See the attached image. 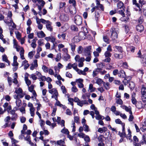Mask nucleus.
I'll list each match as a JSON object with an SVG mask.
<instances>
[{"label":"nucleus","instance_id":"nucleus-3","mask_svg":"<svg viewBox=\"0 0 146 146\" xmlns=\"http://www.w3.org/2000/svg\"><path fill=\"white\" fill-rule=\"evenodd\" d=\"M48 92L50 94L52 95L51 96L52 98L57 99V98H58V93L56 89L53 88L51 90H49Z\"/></svg>","mask_w":146,"mask_h":146},{"label":"nucleus","instance_id":"nucleus-48","mask_svg":"<svg viewBox=\"0 0 146 146\" xmlns=\"http://www.w3.org/2000/svg\"><path fill=\"white\" fill-rule=\"evenodd\" d=\"M108 51H106L104 53V55L106 57H110L111 56V54Z\"/></svg>","mask_w":146,"mask_h":146},{"label":"nucleus","instance_id":"nucleus-55","mask_svg":"<svg viewBox=\"0 0 146 146\" xmlns=\"http://www.w3.org/2000/svg\"><path fill=\"white\" fill-rule=\"evenodd\" d=\"M129 86L131 90H133L135 86L134 83H129Z\"/></svg>","mask_w":146,"mask_h":146},{"label":"nucleus","instance_id":"nucleus-11","mask_svg":"<svg viewBox=\"0 0 146 146\" xmlns=\"http://www.w3.org/2000/svg\"><path fill=\"white\" fill-rule=\"evenodd\" d=\"M37 36L39 38H42L45 36L46 35L42 31L37 32L36 33Z\"/></svg>","mask_w":146,"mask_h":146},{"label":"nucleus","instance_id":"nucleus-2","mask_svg":"<svg viewBox=\"0 0 146 146\" xmlns=\"http://www.w3.org/2000/svg\"><path fill=\"white\" fill-rule=\"evenodd\" d=\"M111 37L113 39H115L118 37L119 29L118 28H112L110 30Z\"/></svg>","mask_w":146,"mask_h":146},{"label":"nucleus","instance_id":"nucleus-45","mask_svg":"<svg viewBox=\"0 0 146 146\" xmlns=\"http://www.w3.org/2000/svg\"><path fill=\"white\" fill-rule=\"evenodd\" d=\"M29 110L31 116L32 117H33L35 115V108L30 109Z\"/></svg>","mask_w":146,"mask_h":146},{"label":"nucleus","instance_id":"nucleus-37","mask_svg":"<svg viewBox=\"0 0 146 146\" xmlns=\"http://www.w3.org/2000/svg\"><path fill=\"white\" fill-rule=\"evenodd\" d=\"M61 58V54L60 53H58L56 55V57L55 58V60L56 62L59 61Z\"/></svg>","mask_w":146,"mask_h":146},{"label":"nucleus","instance_id":"nucleus-61","mask_svg":"<svg viewBox=\"0 0 146 146\" xmlns=\"http://www.w3.org/2000/svg\"><path fill=\"white\" fill-rule=\"evenodd\" d=\"M94 81L96 82H101L103 81L101 79L98 78V77H95L94 79Z\"/></svg>","mask_w":146,"mask_h":146},{"label":"nucleus","instance_id":"nucleus-54","mask_svg":"<svg viewBox=\"0 0 146 146\" xmlns=\"http://www.w3.org/2000/svg\"><path fill=\"white\" fill-rule=\"evenodd\" d=\"M84 139L86 143L89 142L90 141V139L89 136L87 135H85L84 137Z\"/></svg>","mask_w":146,"mask_h":146},{"label":"nucleus","instance_id":"nucleus-8","mask_svg":"<svg viewBox=\"0 0 146 146\" xmlns=\"http://www.w3.org/2000/svg\"><path fill=\"white\" fill-rule=\"evenodd\" d=\"M95 114H96L95 116V118L96 119L98 120H103L104 119V117L100 115L99 114V112L98 111H96Z\"/></svg>","mask_w":146,"mask_h":146},{"label":"nucleus","instance_id":"nucleus-41","mask_svg":"<svg viewBox=\"0 0 146 146\" xmlns=\"http://www.w3.org/2000/svg\"><path fill=\"white\" fill-rule=\"evenodd\" d=\"M38 46H42L44 45V42L43 39H40L38 40Z\"/></svg>","mask_w":146,"mask_h":146},{"label":"nucleus","instance_id":"nucleus-57","mask_svg":"<svg viewBox=\"0 0 146 146\" xmlns=\"http://www.w3.org/2000/svg\"><path fill=\"white\" fill-rule=\"evenodd\" d=\"M72 68V64L71 63H69L66 66V69H70Z\"/></svg>","mask_w":146,"mask_h":146},{"label":"nucleus","instance_id":"nucleus-53","mask_svg":"<svg viewBox=\"0 0 146 146\" xmlns=\"http://www.w3.org/2000/svg\"><path fill=\"white\" fill-rule=\"evenodd\" d=\"M68 100L70 103V104L72 106V108H73V99L71 98H68Z\"/></svg>","mask_w":146,"mask_h":146},{"label":"nucleus","instance_id":"nucleus-20","mask_svg":"<svg viewBox=\"0 0 146 146\" xmlns=\"http://www.w3.org/2000/svg\"><path fill=\"white\" fill-rule=\"evenodd\" d=\"M24 50L23 48H21V50L20 52V58L22 60L25 59V58L24 57Z\"/></svg>","mask_w":146,"mask_h":146},{"label":"nucleus","instance_id":"nucleus-59","mask_svg":"<svg viewBox=\"0 0 146 146\" xmlns=\"http://www.w3.org/2000/svg\"><path fill=\"white\" fill-rule=\"evenodd\" d=\"M71 127H72V132H74L76 131V127L75 126V123L74 122H73L72 124Z\"/></svg>","mask_w":146,"mask_h":146},{"label":"nucleus","instance_id":"nucleus-39","mask_svg":"<svg viewBox=\"0 0 146 146\" xmlns=\"http://www.w3.org/2000/svg\"><path fill=\"white\" fill-rule=\"evenodd\" d=\"M42 68L44 72L46 73L48 72V68L46 66L43 65L42 66Z\"/></svg>","mask_w":146,"mask_h":146},{"label":"nucleus","instance_id":"nucleus-63","mask_svg":"<svg viewBox=\"0 0 146 146\" xmlns=\"http://www.w3.org/2000/svg\"><path fill=\"white\" fill-rule=\"evenodd\" d=\"M16 35L17 38L19 40L21 38V34L19 32H17L16 33Z\"/></svg>","mask_w":146,"mask_h":146},{"label":"nucleus","instance_id":"nucleus-44","mask_svg":"<svg viewBox=\"0 0 146 146\" xmlns=\"http://www.w3.org/2000/svg\"><path fill=\"white\" fill-rule=\"evenodd\" d=\"M119 9L122 8L123 6V4L121 1H119L117 5Z\"/></svg>","mask_w":146,"mask_h":146},{"label":"nucleus","instance_id":"nucleus-31","mask_svg":"<svg viewBox=\"0 0 146 146\" xmlns=\"http://www.w3.org/2000/svg\"><path fill=\"white\" fill-rule=\"evenodd\" d=\"M35 51H32L29 52L28 54V57L30 59H32L33 57V56L35 54Z\"/></svg>","mask_w":146,"mask_h":146},{"label":"nucleus","instance_id":"nucleus-9","mask_svg":"<svg viewBox=\"0 0 146 146\" xmlns=\"http://www.w3.org/2000/svg\"><path fill=\"white\" fill-rule=\"evenodd\" d=\"M45 39L47 41H49L50 40L51 42L53 43H54L56 41V38L52 36L46 37L45 38Z\"/></svg>","mask_w":146,"mask_h":146},{"label":"nucleus","instance_id":"nucleus-62","mask_svg":"<svg viewBox=\"0 0 146 146\" xmlns=\"http://www.w3.org/2000/svg\"><path fill=\"white\" fill-rule=\"evenodd\" d=\"M116 103L119 104H122L123 103V102L121 100L120 98L116 99Z\"/></svg>","mask_w":146,"mask_h":146},{"label":"nucleus","instance_id":"nucleus-43","mask_svg":"<svg viewBox=\"0 0 146 146\" xmlns=\"http://www.w3.org/2000/svg\"><path fill=\"white\" fill-rule=\"evenodd\" d=\"M31 131L30 130H27V131L24 132L23 130H22L21 131V133L22 134H27V135H30L31 134Z\"/></svg>","mask_w":146,"mask_h":146},{"label":"nucleus","instance_id":"nucleus-56","mask_svg":"<svg viewBox=\"0 0 146 146\" xmlns=\"http://www.w3.org/2000/svg\"><path fill=\"white\" fill-rule=\"evenodd\" d=\"M69 3L70 4H72L75 7L76 5V2L75 0H69Z\"/></svg>","mask_w":146,"mask_h":146},{"label":"nucleus","instance_id":"nucleus-46","mask_svg":"<svg viewBox=\"0 0 146 146\" xmlns=\"http://www.w3.org/2000/svg\"><path fill=\"white\" fill-rule=\"evenodd\" d=\"M70 56L68 54H66V56L64 57L63 59L64 61H67L70 59Z\"/></svg>","mask_w":146,"mask_h":146},{"label":"nucleus","instance_id":"nucleus-18","mask_svg":"<svg viewBox=\"0 0 146 146\" xmlns=\"http://www.w3.org/2000/svg\"><path fill=\"white\" fill-rule=\"evenodd\" d=\"M136 29L137 31L140 32L143 31L144 29V28L142 25H139L136 26Z\"/></svg>","mask_w":146,"mask_h":146},{"label":"nucleus","instance_id":"nucleus-42","mask_svg":"<svg viewBox=\"0 0 146 146\" xmlns=\"http://www.w3.org/2000/svg\"><path fill=\"white\" fill-rule=\"evenodd\" d=\"M56 100V102L55 104V105L61 107L62 106V104H61L60 102L58 100V98H57V99H55Z\"/></svg>","mask_w":146,"mask_h":146},{"label":"nucleus","instance_id":"nucleus-50","mask_svg":"<svg viewBox=\"0 0 146 146\" xmlns=\"http://www.w3.org/2000/svg\"><path fill=\"white\" fill-rule=\"evenodd\" d=\"M72 68L76 71H77L78 69L77 68V64L75 63L72 64Z\"/></svg>","mask_w":146,"mask_h":146},{"label":"nucleus","instance_id":"nucleus-47","mask_svg":"<svg viewBox=\"0 0 146 146\" xmlns=\"http://www.w3.org/2000/svg\"><path fill=\"white\" fill-rule=\"evenodd\" d=\"M83 128L84 129V130L86 132H88L89 131V127L88 125H83Z\"/></svg>","mask_w":146,"mask_h":146},{"label":"nucleus","instance_id":"nucleus-23","mask_svg":"<svg viewBox=\"0 0 146 146\" xmlns=\"http://www.w3.org/2000/svg\"><path fill=\"white\" fill-rule=\"evenodd\" d=\"M141 94V95L146 94V87L143 85H142Z\"/></svg>","mask_w":146,"mask_h":146},{"label":"nucleus","instance_id":"nucleus-7","mask_svg":"<svg viewBox=\"0 0 146 146\" xmlns=\"http://www.w3.org/2000/svg\"><path fill=\"white\" fill-rule=\"evenodd\" d=\"M29 64L28 63V61L26 60L22 62L21 66H24V69L26 70L29 66Z\"/></svg>","mask_w":146,"mask_h":146},{"label":"nucleus","instance_id":"nucleus-58","mask_svg":"<svg viewBox=\"0 0 146 146\" xmlns=\"http://www.w3.org/2000/svg\"><path fill=\"white\" fill-rule=\"evenodd\" d=\"M103 39L105 42L107 43H109V39L107 36H104L103 37Z\"/></svg>","mask_w":146,"mask_h":146},{"label":"nucleus","instance_id":"nucleus-10","mask_svg":"<svg viewBox=\"0 0 146 146\" xmlns=\"http://www.w3.org/2000/svg\"><path fill=\"white\" fill-rule=\"evenodd\" d=\"M74 59L76 62H78L84 61L85 60V59L84 58H80V56L78 55H76L75 56Z\"/></svg>","mask_w":146,"mask_h":146},{"label":"nucleus","instance_id":"nucleus-27","mask_svg":"<svg viewBox=\"0 0 146 146\" xmlns=\"http://www.w3.org/2000/svg\"><path fill=\"white\" fill-rule=\"evenodd\" d=\"M36 22L37 24L38 25H37V27L39 29V30H41L42 28H43V25L41 24V23L39 21H38L36 18Z\"/></svg>","mask_w":146,"mask_h":146},{"label":"nucleus","instance_id":"nucleus-52","mask_svg":"<svg viewBox=\"0 0 146 146\" xmlns=\"http://www.w3.org/2000/svg\"><path fill=\"white\" fill-rule=\"evenodd\" d=\"M54 68L55 70V74H58L60 71V69L56 66H54Z\"/></svg>","mask_w":146,"mask_h":146},{"label":"nucleus","instance_id":"nucleus-5","mask_svg":"<svg viewBox=\"0 0 146 146\" xmlns=\"http://www.w3.org/2000/svg\"><path fill=\"white\" fill-rule=\"evenodd\" d=\"M17 57L15 56L13 57V62L12 64V65L15 66L13 68V70L14 71H15L17 69L18 66V63L17 62Z\"/></svg>","mask_w":146,"mask_h":146},{"label":"nucleus","instance_id":"nucleus-60","mask_svg":"<svg viewBox=\"0 0 146 146\" xmlns=\"http://www.w3.org/2000/svg\"><path fill=\"white\" fill-rule=\"evenodd\" d=\"M85 135L84 133L82 132H81L78 134V136L82 138H84Z\"/></svg>","mask_w":146,"mask_h":146},{"label":"nucleus","instance_id":"nucleus-26","mask_svg":"<svg viewBox=\"0 0 146 146\" xmlns=\"http://www.w3.org/2000/svg\"><path fill=\"white\" fill-rule=\"evenodd\" d=\"M127 17L126 18V19H124L123 18H121V21H123L124 22H127V21H128V20L129 19V17H130V13L129 12L127 11Z\"/></svg>","mask_w":146,"mask_h":146},{"label":"nucleus","instance_id":"nucleus-21","mask_svg":"<svg viewBox=\"0 0 146 146\" xmlns=\"http://www.w3.org/2000/svg\"><path fill=\"white\" fill-rule=\"evenodd\" d=\"M128 135L126 137V138L127 139H129L130 141V142H132V140L131 139V133L129 129H128Z\"/></svg>","mask_w":146,"mask_h":146},{"label":"nucleus","instance_id":"nucleus-64","mask_svg":"<svg viewBox=\"0 0 146 146\" xmlns=\"http://www.w3.org/2000/svg\"><path fill=\"white\" fill-rule=\"evenodd\" d=\"M141 97L142 101L144 102H146V94L142 95Z\"/></svg>","mask_w":146,"mask_h":146},{"label":"nucleus","instance_id":"nucleus-12","mask_svg":"<svg viewBox=\"0 0 146 146\" xmlns=\"http://www.w3.org/2000/svg\"><path fill=\"white\" fill-rule=\"evenodd\" d=\"M121 107L122 109L125 110L126 111L128 112L129 113L132 114V112L130 108L124 105H121Z\"/></svg>","mask_w":146,"mask_h":146},{"label":"nucleus","instance_id":"nucleus-28","mask_svg":"<svg viewBox=\"0 0 146 146\" xmlns=\"http://www.w3.org/2000/svg\"><path fill=\"white\" fill-rule=\"evenodd\" d=\"M95 88L93 87L92 84H90L89 86L88 91L90 92H93L95 91Z\"/></svg>","mask_w":146,"mask_h":146},{"label":"nucleus","instance_id":"nucleus-33","mask_svg":"<svg viewBox=\"0 0 146 146\" xmlns=\"http://www.w3.org/2000/svg\"><path fill=\"white\" fill-rule=\"evenodd\" d=\"M61 132L62 133L66 134L67 135L69 134V133L68 129L65 128L64 127L63 129L61 130Z\"/></svg>","mask_w":146,"mask_h":146},{"label":"nucleus","instance_id":"nucleus-16","mask_svg":"<svg viewBox=\"0 0 146 146\" xmlns=\"http://www.w3.org/2000/svg\"><path fill=\"white\" fill-rule=\"evenodd\" d=\"M107 130V128L106 127H104L102 128H99L98 130V132L102 133L103 132H105Z\"/></svg>","mask_w":146,"mask_h":146},{"label":"nucleus","instance_id":"nucleus-4","mask_svg":"<svg viewBox=\"0 0 146 146\" xmlns=\"http://www.w3.org/2000/svg\"><path fill=\"white\" fill-rule=\"evenodd\" d=\"M74 23L78 25H81L82 23V18L79 15H76L74 17Z\"/></svg>","mask_w":146,"mask_h":146},{"label":"nucleus","instance_id":"nucleus-24","mask_svg":"<svg viewBox=\"0 0 146 146\" xmlns=\"http://www.w3.org/2000/svg\"><path fill=\"white\" fill-rule=\"evenodd\" d=\"M6 23L8 24V25L9 26H11L13 28H15L16 27V25L13 22V21L12 19H11L10 20V22L9 23L8 22H7Z\"/></svg>","mask_w":146,"mask_h":146},{"label":"nucleus","instance_id":"nucleus-17","mask_svg":"<svg viewBox=\"0 0 146 146\" xmlns=\"http://www.w3.org/2000/svg\"><path fill=\"white\" fill-rule=\"evenodd\" d=\"M51 23L49 21L46 25V27L47 29L51 32L53 30V28L51 26Z\"/></svg>","mask_w":146,"mask_h":146},{"label":"nucleus","instance_id":"nucleus-13","mask_svg":"<svg viewBox=\"0 0 146 146\" xmlns=\"http://www.w3.org/2000/svg\"><path fill=\"white\" fill-rule=\"evenodd\" d=\"M19 98V97H18L17 98H14L16 99V101L15 102L16 106L17 107H20L21 104V101L20 99V98Z\"/></svg>","mask_w":146,"mask_h":146},{"label":"nucleus","instance_id":"nucleus-51","mask_svg":"<svg viewBox=\"0 0 146 146\" xmlns=\"http://www.w3.org/2000/svg\"><path fill=\"white\" fill-rule=\"evenodd\" d=\"M57 144L60 146V145L63 144H64V143H65V142L64 140H60L57 141Z\"/></svg>","mask_w":146,"mask_h":146},{"label":"nucleus","instance_id":"nucleus-6","mask_svg":"<svg viewBox=\"0 0 146 146\" xmlns=\"http://www.w3.org/2000/svg\"><path fill=\"white\" fill-rule=\"evenodd\" d=\"M34 86L33 85H31L30 87H29V91L32 93L33 96H32V98L34 100L36 99V97L37 96L36 94L35 91L34 90Z\"/></svg>","mask_w":146,"mask_h":146},{"label":"nucleus","instance_id":"nucleus-14","mask_svg":"<svg viewBox=\"0 0 146 146\" xmlns=\"http://www.w3.org/2000/svg\"><path fill=\"white\" fill-rule=\"evenodd\" d=\"M3 61L6 62L8 64V65H10V63L9 61L8 60L7 57L5 54H4L2 56Z\"/></svg>","mask_w":146,"mask_h":146},{"label":"nucleus","instance_id":"nucleus-32","mask_svg":"<svg viewBox=\"0 0 146 146\" xmlns=\"http://www.w3.org/2000/svg\"><path fill=\"white\" fill-rule=\"evenodd\" d=\"M76 83H71V84L73 86L72 88V92H76L78 91V89L76 86H74L76 84Z\"/></svg>","mask_w":146,"mask_h":146},{"label":"nucleus","instance_id":"nucleus-30","mask_svg":"<svg viewBox=\"0 0 146 146\" xmlns=\"http://www.w3.org/2000/svg\"><path fill=\"white\" fill-rule=\"evenodd\" d=\"M133 5H135L137 7L139 8V11H141V9L140 8V6L139 4L137 3L136 0H133Z\"/></svg>","mask_w":146,"mask_h":146},{"label":"nucleus","instance_id":"nucleus-15","mask_svg":"<svg viewBox=\"0 0 146 146\" xmlns=\"http://www.w3.org/2000/svg\"><path fill=\"white\" fill-rule=\"evenodd\" d=\"M91 48V46H90L87 47L85 49V55H87V54H90V50Z\"/></svg>","mask_w":146,"mask_h":146},{"label":"nucleus","instance_id":"nucleus-36","mask_svg":"<svg viewBox=\"0 0 146 146\" xmlns=\"http://www.w3.org/2000/svg\"><path fill=\"white\" fill-rule=\"evenodd\" d=\"M58 74H55L54 76L55 77H56L57 79L59 80H61L62 81L64 82V79L62 78L60 75Z\"/></svg>","mask_w":146,"mask_h":146},{"label":"nucleus","instance_id":"nucleus-34","mask_svg":"<svg viewBox=\"0 0 146 146\" xmlns=\"http://www.w3.org/2000/svg\"><path fill=\"white\" fill-rule=\"evenodd\" d=\"M114 56L117 59H121L123 57L122 55L121 54H119L115 53L114 54Z\"/></svg>","mask_w":146,"mask_h":146},{"label":"nucleus","instance_id":"nucleus-49","mask_svg":"<svg viewBox=\"0 0 146 146\" xmlns=\"http://www.w3.org/2000/svg\"><path fill=\"white\" fill-rule=\"evenodd\" d=\"M70 13L72 15H74L76 14V10L75 7L71 9H70Z\"/></svg>","mask_w":146,"mask_h":146},{"label":"nucleus","instance_id":"nucleus-38","mask_svg":"<svg viewBox=\"0 0 146 146\" xmlns=\"http://www.w3.org/2000/svg\"><path fill=\"white\" fill-rule=\"evenodd\" d=\"M60 19L63 21H66L67 19V17L64 14L61 15L60 17Z\"/></svg>","mask_w":146,"mask_h":146},{"label":"nucleus","instance_id":"nucleus-19","mask_svg":"<svg viewBox=\"0 0 146 146\" xmlns=\"http://www.w3.org/2000/svg\"><path fill=\"white\" fill-rule=\"evenodd\" d=\"M36 18L41 23H42L43 24H46L49 22V21L43 19H39L37 17H36Z\"/></svg>","mask_w":146,"mask_h":146},{"label":"nucleus","instance_id":"nucleus-29","mask_svg":"<svg viewBox=\"0 0 146 146\" xmlns=\"http://www.w3.org/2000/svg\"><path fill=\"white\" fill-rule=\"evenodd\" d=\"M114 51L115 52L118 51L122 53L123 52L122 48L120 46H115V49Z\"/></svg>","mask_w":146,"mask_h":146},{"label":"nucleus","instance_id":"nucleus-1","mask_svg":"<svg viewBox=\"0 0 146 146\" xmlns=\"http://www.w3.org/2000/svg\"><path fill=\"white\" fill-rule=\"evenodd\" d=\"M14 93L15 94L13 95L14 98H17L18 97L23 98L25 95V94L23 93L22 89L20 88H16Z\"/></svg>","mask_w":146,"mask_h":146},{"label":"nucleus","instance_id":"nucleus-35","mask_svg":"<svg viewBox=\"0 0 146 146\" xmlns=\"http://www.w3.org/2000/svg\"><path fill=\"white\" fill-rule=\"evenodd\" d=\"M79 74H82L83 75L86 76V72H85L84 70H82L78 69L76 71Z\"/></svg>","mask_w":146,"mask_h":146},{"label":"nucleus","instance_id":"nucleus-40","mask_svg":"<svg viewBox=\"0 0 146 146\" xmlns=\"http://www.w3.org/2000/svg\"><path fill=\"white\" fill-rule=\"evenodd\" d=\"M58 37L59 39L62 38L63 39H65V38L66 34L65 33L59 34L58 35Z\"/></svg>","mask_w":146,"mask_h":146},{"label":"nucleus","instance_id":"nucleus-25","mask_svg":"<svg viewBox=\"0 0 146 146\" xmlns=\"http://www.w3.org/2000/svg\"><path fill=\"white\" fill-rule=\"evenodd\" d=\"M100 69L98 68L94 70L93 72L92 75L93 77H94L97 75L99 73Z\"/></svg>","mask_w":146,"mask_h":146},{"label":"nucleus","instance_id":"nucleus-22","mask_svg":"<svg viewBox=\"0 0 146 146\" xmlns=\"http://www.w3.org/2000/svg\"><path fill=\"white\" fill-rule=\"evenodd\" d=\"M79 36L81 39H84L86 38V34L83 32H80L79 34Z\"/></svg>","mask_w":146,"mask_h":146}]
</instances>
